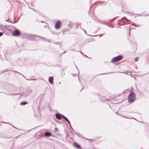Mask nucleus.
Masks as SVG:
<instances>
[{"label": "nucleus", "instance_id": "f8f14e48", "mask_svg": "<svg viewBox=\"0 0 149 149\" xmlns=\"http://www.w3.org/2000/svg\"><path fill=\"white\" fill-rule=\"evenodd\" d=\"M55 130H57L58 129H57V128L56 127V128H55Z\"/></svg>", "mask_w": 149, "mask_h": 149}, {"label": "nucleus", "instance_id": "9d476101", "mask_svg": "<svg viewBox=\"0 0 149 149\" xmlns=\"http://www.w3.org/2000/svg\"><path fill=\"white\" fill-rule=\"evenodd\" d=\"M138 60H139V58L138 57H137L135 58V61H138Z\"/></svg>", "mask_w": 149, "mask_h": 149}, {"label": "nucleus", "instance_id": "0eeeda50", "mask_svg": "<svg viewBox=\"0 0 149 149\" xmlns=\"http://www.w3.org/2000/svg\"><path fill=\"white\" fill-rule=\"evenodd\" d=\"M49 81L51 84H52L53 81V77H49Z\"/></svg>", "mask_w": 149, "mask_h": 149}, {"label": "nucleus", "instance_id": "1a4fd4ad", "mask_svg": "<svg viewBox=\"0 0 149 149\" xmlns=\"http://www.w3.org/2000/svg\"><path fill=\"white\" fill-rule=\"evenodd\" d=\"M27 102H24L21 103L20 104L21 105H24L26 104Z\"/></svg>", "mask_w": 149, "mask_h": 149}, {"label": "nucleus", "instance_id": "9b49d317", "mask_svg": "<svg viewBox=\"0 0 149 149\" xmlns=\"http://www.w3.org/2000/svg\"><path fill=\"white\" fill-rule=\"evenodd\" d=\"M3 34V32H0V37L2 36Z\"/></svg>", "mask_w": 149, "mask_h": 149}, {"label": "nucleus", "instance_id": "7ed1b4c3", "mask_svg": "<svg viewBox=\"0 0 149 149\" xmlns=\"http://www.w3.org/2000/svg\"><path fill=\"white\" fill-rule=\"evenodd\" d=\"M123 58V56H118L113 58L112 60L113 62L118 61L121 60Z\"/></svg>", "mask_w": 149, "mask_h": 149}, {"label": "nucleus", "instance_id": "39448f33", "mask_svg": "<svg viewBox=\"0 0 149 149\" xmlns=\"http://www.w3.org/2000/svg\"><path fill=\"white\" fill-rule=\"evenodd\" d=\"M20 31L18 30H16L13 31V36H19L20 35Z\"/></svg>", "mask_w": 149, "mask_h": 149}, {"label": "nucleus", "instance_id": "423d86ee", "mask_svg": "<svg viewBox=\"0 0 149 149\" xmlns=\"http://www.w3.org/2000/svg\"><path fill=\"white\" fill-rule=\"evenodd\" d=\"M73 145V146L75 147V148H76L79 149L81 148L79 144H77L76 142H74Z\"/></svg>", "mask_w": 149, "mask_h": 149}, {"label": "nucleus", "instance_id": "6e6552de", "mask_svg": "<svg viewBox=\"0 0 149 149\" xmlns=\"http://www.w3.org/2000/svg\"><path fill=\"white\" fill-rule=\"evenodd\" d=\"M51 135V134L49 132H46L45 134V135L46 136H49Z\"/></svg>", "mask_w": 149, "mask_h": 149}, {"label": "nucleus", "instance_id": "f257e3e1", "mask_svg": "<svg viewBox=\"0 0 149 149\" xmlns=\"http://www.w3.org/2000/svg\"><path fill=\"white\" fill-rule=\"evenodd\" d=\"M135 98V93L133 92H131L128 97V100L129 102L132 103L134 102Z\"/></svg>", "mask_w": 149, "mask_h": 149}, {"label": "nucleus", "instance_id": "20e7f679", "mask_svg": "<svg viewBox=\"0 0 149 149\" xmlns=\"http://www.w3.org/2000/svg\"><path fill=\"white\" fill-rule=\"evenodd\" d=\"M61 26V22L59 20L57 21L55 23V27L56 29L60 28Z\"/></svg>", "mask_w": 149, "mask_h": 149}, {"label": "nucleus", "instance_id": "f03ea898", "mask_svg": "<svg viewBox=\"0 0 149 149\" xmlns=\"http://www.w3.org/2000/svg\"><path fill=\"white\" fill-rule=\"evenodd\" d=\"M56 117L58 119H61V117H62L66 121H67L68 123L70 124V122L68 120V119L65 116H64L59 114L58 113H56Z\"/></svg>", "mask_w": 149, "mask_h": 149}]
</instances>
